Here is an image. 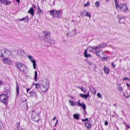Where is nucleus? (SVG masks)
<instances>
[{
	"label": "nucleus",
	"instance_id": "bf43d9fd",
	"mask_svg": "<svg viewBox=\"0 0 130 130\" xmlns=\"http://www.w3.org/2000/svg\"><path fill=\"white\" fill-rule=\"evenodd\" d=\"M108 122L106 121L105 122L104 124L105 125L107 126L108 124Z\"/></svg>",
	"mask_w": 130,
	"mask_h": 130
},
{
	"label": "nucleus",
	"instance_id": "c03bdc74",
	"mask_svg": "<svg viewBox=\"0 0 130 130\" xmlns=\"http://www.w3.org/2000/svg\"><path fill=\"white\" fill-rule=\"evenodd\" d=\"M82 121L83 122H87L88 120V118H86L85 119H82Z\"/></svg>",
	"mask_w": 130,
	"mask_h": 130
},
{
	"label": "nucleus",
	"instance_id": "052dcab7",
	"mask_svg": "<svg viewBox=\"0 0 130 130\" xmlns=\"http://www.w3.org/2000/svg\"><path fill=\"white\" fill-rule=\"evenodd\" d=\"M30 90V88H27L26 89V91L27 92V93H28L29 91Z\"/></svg>",
	"mask_w": 130,
	"mask_h": 130
},
{
	"label": "nucleus",
	"instance_id": "72a5a7b5",
	"mask_svg": "<svg viewBox=\"0 0 130 130\" xmlns=\"http://www.w3.org/2000/svg\"><path fill=\"white\" fill-rule=\"evenodd\" d=\"M93 47V46H89V47L88 48V49H89L90 50V51L92 53H94L93 52V49H92V48Z\"/></svg>",
	"mask_w": 130,
	"mask_h": 130
},
{
	"label": "nucleus",
	"instance_id": "0eeeda50",
	"mask_svg": "<svg viewBox=\"0 0 130 130\" xmlns=\"http://www.w3.org/2000/svg\"><path fill=\"white\" fill-rule=\"evenodd\" d=\"M45 41L47 42L50 44H54L55 41L52 38H51L50 37L47 38V39L45 40Z\"/></svg>",
	"mask_w": 130,
	"mask_h": 130
},
{
	"label": "nucleus",
	"instance_id": "a878e982",
	"mask_svg": "<svg viewBox=\"0 0 130 130\" xmlns=\"http://www.w3.org/2000/svg\"><path fill=\"white\" fill-rule=\"evenodd\" d=\"M35 76L34 78V79L36 82H37V73L36 71H35Z\"/></svg>",
	"mask_w": 130,
	"mask_h": 130
},
{
	"label": "nucleus",
	"instance_id": "ea45409f",
	"mask_svg": "<svg viewBox=\"0 0 130 130\" xmlns=\"http://www.w3.org/2000/svg\"><path fill=\"white\" fill-rule=\"evenodd\" d=\"M77 87L79 89H80L82 91H84V89L83 87L82 86L81 87H80L79 86H77Z\"/></svg>",
	"mask_w": 130,
	"mask_h": 130
},
{
	"label": "nucleus",
	"instance_id": "49530a36",
	"mask_svg": "<svg viewBox=\"0 0 130 130\" xmlns=\"http://www.w3.org/2000/svg\"><path fill=\"white\" fill-rule=\"evenodd\" d=\"M85 61H86V62L88 64H90V65H91L92 64V62H91L89 61L88 60H87V59H86L85 60Z\"/></svg>",
	"mask_w": 130,
	"mask_h": 130
},
{
	"label": "nucleus",
	"instance_id": "423d86ee",
	"mask_svg": "<svg viewBox=\"0 0 130 130\" xmlns=\"http://www.w3.org/2000/svg\"><path fill=\"white\" fill-rule=\"evenodd\" d=\"M8 97L9 96L8 95H6L0 102L3 103L5 105H6L8 103Z\"/></svg>",
	"mask_w": 130,
	"mask_h": 130
},
{
	"label": "nucleus",
	"instance_id": "39448f33",
	"mask_svg": "<svg viewBox=\"0 0 130 130\" xmlns=\"http://www.w3.org/2000/svg\"><path fill=\"white\" fill-rule=\"evenodd\" d=\"M27 56L30 60L31 62L32 63L34 69H36V60L31 56L27 55Z\"/></svg>",
	"mask_w": 130,
	"mask_h": 130
},
{
	"label": "nucleus",
	"instance_id": "aec40b11",
	"mask_svg": "<svg viewBox=\"0 0 130 130\" xmlns=\"http://www.w3.org/2000/svg\"><path fill=\"white\" fill-rule=\"evenodd\" d=\"M50 85L49 82L48 80H46V84L45 86L46 87V90L45 91L43 92H46L48 89Z\"/></svg>",
	"mask_w": 130,
	"mask_h": 130
},
{
	"label": "nucleus",
	"instance_id": "b1692460",
	"mask_svg": "<svg viewBox=\"0 0 130 130\" xmlns=\"http://www.w3.org/2000/svg\"><path fill=\"white\" fill-rule=\"evenodd\" d=\"M73 118H74L75 120H78L79 119L80 116L78 114H74L73 115Z\"/></svg>",
	"mask_w": 130,
	"mask_h": 130
},
{
	"label": "nucleus",
	"instance_id": "e433bc0d",
	"mask_svg": "<svg viewBox=\"0 0 130 130\" xmlns=\"http://www.w3.org/2000/svg\"><path fill=\"white\" fill-rule=\"evenodd\" d=\"M86 14L85 15V16H86L87 17H88L89 18H90L91 16V15L90 13H89L88 12H86Z\"/></svg>",
	"mask_w": 130,
	"mask_h": 130
},
{
	"label": "nucleus",
	"instance_id": "cd10ccee",
	"mask_svg": "<svg viewBox=\"0 0 130 130\" xmlns=\"http://www.w3.org/2000/svg\"><path fill=\"white\" fill-rule=\"evenodd\" d=\"M6 94H5L2 93L0 95V101L4 98L6 96Z\"/></svg>",
	"mask_w": 130,
	"mask_h": 130
},
{
	"label": "nucleus",
	"instance_id": "0e129e2a",
	"mask_svg": "<svg viewBox=\"0 0 130 130\" xmlns=\"http://www.w3.org/2000/svg\"><path fill=\"white\" fill-rule=\"evenodd\" d=\"M113 105L114 106H115V107H116L117 106V105L116 104H114Z\"/></svg>",
	"mask_w": 130,
	"mask_h": 130
},
{
	"label": "nucleus",
	"instance_id": "e2e57ef3",
	"mask_svg": "<svg viewBox=\"0 0 130 130\" xmlns=\"http://www.w3.org/2000/svg\"><path fill=\"white\" fill-rule=\"evenodd\" d=\"M126 85L128 87H129L130 86V84H128V83H127L126 84Z\"/></svg>",
	"mask_w": 130,
	"mask_h": 130
},
{
	"label": "nucleus",
	"instance_id": "dca6fc26",
	"mask_svg": "<svg viewBox=\"0 0 130 130\" xmlns=\"http://www.w3.org/2000/svg\"><path fill=\"white\" fill-rule=\"evenodd\" d=\"M34 12L35 10L33 7H31L28 12V13H30L32 16H33Z\"/></svg>",
	"mask_w": 130,
	"mask_h": 130
},
{
	"label": "nucleus",
	"instance_id": "2eb2a0df",
	"mask_svg": "<svg viewBox=\"0 0 130 130\" xmlns=\"http://www.w3.org/2000/svg\"><path fill=\"white\" fill-rule=\"evenodd\" d=\"M3 50H4V54H6L8 56L10 55L11 54V52L8 49H3Z\"/></svg>",
	"mask_w": 130,
	"mask_h": 130
},
{
	"label": "nucleus",
	"instance_id": "a18cd8bd",
	"mask_svg": "<svg viewBox=\"0 0 130 130\" xmlns=\"http://www.w3.org/2000/svg\"><path fill=\"white\" fill-rule=\"evenodd\" d=\"M6 2V0H0V2H1L3 4H5Z\"/></svg>",
	"mask_w": 130,
	"mask_h": 130
},
{
	"label": "nucleus",
	"instance_id": "7c9ffc66",
	"mask_svg": "<svg viewBox=\"0 0 130 130\" xmlns=\"http://www.w3.org/2000/svg\"><path fill=\"white\" fill-rule=\"evenodd\" d=\"M92 48V49H93L94 50V53L96 51L97 49H98V50L100 49L98 45L95 47H94V46H93V47Z\"/></svg>",
	"mask_w": 130,
	"mask_h": 130
},
{
	"label": "nucleus",
	"instance_id": "79ce46f5",
	"mask_svg": "<svg viewBox=\"0 0 130 130\" xmlns=\"http://www.w3.org/2000/svg\"><path fill=\"white\" fill-rule=\"evenodd\" d=\"M11 3V2L9 1H7V0H6L5 5H9Z\"/></svg>",
	"mask_w": 130,
	"mask_h": 130
},
{
	"label": "nucleus",
	"instance_id": "09e8293b",
	"mask_svg": "<svg viewBox=\"0 0 130 130\" xmlns=\"http://www.w3.org/2000/svg\"><path fill=\"white\" fill-rule=\"evenodd\" d=\"M97 96L98 97L100 98H102V95L101 94L99 93H98L97 94Z\"/></svg>",
	"mask_w": 130,
	"mask_h": 130
},
{
	"label": "nucleus",
	"instance_id": "f03ea898",
	"mask_svg": "<svg viewBox=\"0 0 130 130\" xmlns=\"http://www.w3.org/2000/svg\"><path fill=\"white\" fill-rule=\"evenodd\" d=\"M50 14L53 17L57 18H59L61 17L62 12L61 10H55L54 9L49 11Z\"/></svg>",
	"mask_w": 130,
	"mask_h": 130
},
{
	"label": "nucleus",
	"instance_id": "3c124183",
	"mask_svg": "<svg viewBox=\"0 0 130 130\" xmlns=\"http://www.w3.org/2000/svg\"><path fill=\"white\" fill-rule=\"evenodd\" d=\"M58 120L57 119L56 120V122L55 123V125L53 126V128H54V127L55 126H56L57 125V124L58 123Z\"/></svg>",
	"mask_w": 130,
	"mask_h": 130
},
{
	"label": "nucleus",
	"instance_id": "774afa93",
	"mask_svg": "<svg viewBox=\"0 0 130 130\" xmlns=\"http://www.w3.org/2000/svg\"><path fill=\"white\" fill-rule=\"evenodd\" d=\"M87 91V90L86 89L85 90H84V91H83L84 93H85Z\"/></svg>",
	"mask_w": 130,
	"mask_h": 130
},
{
	"label": "nucleus",
	"instance_id": "5fc2aeb1",
	"mask_svg": "<svg viewBox=\"0 0 130 130\" xmlns=\"http://www.w3.org/2000/svg\"><path fill=\"white\" fill-rule=\"evenodd\" d=\"M20 122H19V123H17V127L18 129H19V127H20Z\"/></svg>",
	"mask_w": 130,
	"mask_h": 130
},
{
	"label": "nucleus",
	"instance_id": "13d9d810",
	"mask_svg": "<svg viewBox=\"0 0 130 130\" xmlns=\"http://www.w3.org/2000/svg\"><path fill=\"white\" fill-rule=\"evenodd\" d=\"M111 65L113 68H115V67L116 66L114 64L113 62H112L111 63Z\"/></svg>",
	"mask_w": 130,
	"mask_h": 130
},
{
	"label": "nucleus",
	"instance_id": "bb28decb",
	"mask_svg": "<svg viewBox=\"0 0 130 130\" xmlns=\"http://www.w3.org/2000/svg\"><path fill=\"white\" fill-rule=\"evenodd\" d=\"M37 13L39 14H40L41 13H42V11L41 9L40 8L39 6H38V8L37 9Z\"/></svg>",
	"mask_w": 130,
	"mask_h": 130
},
{
	"label": "nucleus",
	"instance_id": "58836bf2",
	"mask_svg": "<svg viewBox=\"0 0 130 130\" xmlns=\"http://www.w3.org/2000/svg\"><path fill=\"white\" fill-rule=\"evenodd\" d=\"M100 51H97L95 52V53L97 56L99 57H100Z\"/></svg>",
	"mask_w": 130,
	"mask_h": 130
},
{
	"label": "nucleus",
	"instance_id": "473e14b6",
	"mask_svg": "<svg viewBox=\"0 0 130 130\" xmlns=\"http://www.w3.org/2000/svg\"><path fill=\"white\" fill-rule=\"evenodd\" d=\"M100 3L99 1H97L95 3V6L97 8L98 7L100 6Z\"/></svg>",
	"mask_w": 130,
	"mask_h": 130
},
{
	"label": "nucleus",
	"instance_id": "9b49d317",
	"mask_svg": "<svg viewBox=\"0 0 130 130\" xmlns=\"http://www.w3.org/2000/svg\"><path fill=\"white\" fill-rule=\"evenodd\" d=\"M17 53L18 54L20 55V56H22L23 57L24 56L25 52L23 50H19L18 51Z\"/></svg>",
	"mask_w": 130,
	"mask_h": 130
},
{
	"label": "nucleus",
	"instance_id": "4c0bfd02",
	"mask_svg": "<svg viewBox=\"0 0 130 130\" xmlns=\"http://www.w3.org/2000/svg\"><path fill=\"white\" fill-rule=\"evenodd\" d=\"M117 18L119 20L122 19L123 18L122 15H118L117 16Z\"/></svg>",
	"mask_w": 130,
	"mask_h": 130
},
{
	"label": "nucleus",
	"instance_id": "864d4df0",
	"mask_svg": "<svg viewBox=\"0 0 130 130\" xmlns=\"http://www.w3.org/2000/svg\"><path fill=\"white\" fill-rule=\"evenodd\" d=\"M123 95L126 98H128L130 96V95H128L127 96H126L125 94L124 93L123 94Z\"/></svg>",
	"mask_w": 130,
	"mask_h": 130
},
{
	"label": "nucleus",
	"instance_id": "f8f14e48",
	"mask_svg": "<svg viewBox=\"0 0 130 130\" xmlns=\"http://www.w3.org/2000/svg\"><path fill=\"white\" fill-rule=\"evenodd\" d=\"M78 102V101L77 102H76L75 101H71V100H69V102L70 105L72 106H74L76 104H77V102Z\"/></svg>",
	"mask_w": 130,
	"mask_h": 130
},
{
	"label": "nucleus",
	"instance_id": "a19ab883",
	"mask_svg": "<svg viewBox=\"0 0 130 130\" xmlns=\"http://www.w3.org/2000/svg\"><path fill=\"white\" fill-rule=\"evenodd\" d=\"M101 58L102 59V60L103 61H107L108 59V57H101Z\"/></svg>",
	"mask_w": 130,
	"mask_h": 130
},
{
	"label": "nucleus",
	"instance_id": "ddd939ff",
	"mask_svg": "<svg viewBox=\"0 0 130 130\" xmlns=\"http://www.w3.org/2000/svg\"><path fill=\"white\" fill-rule=\"evenodd\" d=\"M3 60L4 62L7 64L10 65L12 63L11 61L7 58H4Z\"/></svg>",
	"mask_w": 130,
	"mask_h": 130
},
{
	"label": "nucleus",
	"instance_id": "f3484780",
	"mask_svg": "<svg viewBox=\"0 0 130 130\" xmlns=\"http://www.w3.org/2000/svg\"><path fill=\"white\" fill-rule=\"evenodd\" d=\"M77 31V30L75 29H74L70 33L71 34L69 36V37H74L75 34H76L77 32H76V31Z\"/></svg>",
	"mask_w": 130,
	"mask_h": 130
},
{
	"label": "nucleus",
	"instance_id": "c9c22d12",
	"mask_svg": "<svg viewBox=\"0 0 130 130\" xmlns=\"http://www.w3.org/2000/svg\"><path fill=\"white\" fill-rule=\"evenodd\" d=\"M90 4V3L88 1L87 3L85 4L84 5V6L85 7H87L89 6Z\"/></svg>",
	"mask_w": 130,
	"mask_h": 130
},
{
	"label": "nucleus",
	"instance_id": "de8ad7c7",
	"mask_svg": "<svg viewBox=\"0 0 130 130\" xmlns=\"http://www.w3.org/2000/svg\"><path fill=\"white\" fill-rule=\"evenodd\" d=\"M96 90L94 88H93L92 90V93L94 94H95L96 93Z\"/></svg>",
	"mask_w": 130,
	"mask_h": 130
},
{
	"label": "nucleus",
	"instance_id": "c756f323",
	"mask_svg": "<svg viewBox=\"0 0 130 130\" xmlns=\"http://www.w3.org/2000/svg\"><path fill=\"white\" fill-rule=\"evenodd\" d=\"M4 54L3 49L0 50V56L3 57V54Z\"/></svg>",
	"mask_w": 130,
	"mask_h": 130
},
{
	"label": "nucleus",
	"instance_id": "1a4fd4ad",
	"mask_svg": "<svg viewBox=\"0 0 130 130\" xmlns=\"http://www.w3.org/2000/svg\"><path fill=\"white\" fill-rule=\"evenodd\" d=\"M43 33L45 36L44 40L47 39V38L50 37L51 35V33L50 32L45 31L43 32Z\"/></svg>",
	"mask_w": 130,
	"mask_h": 130
},
{
	"label": "nucleus",
	"instance_id": "5701e85b",
	"mask_svg": "<svg viewBox=\"0 0 130 130\" xmlns=\"http://www.w3.org/2000/svg\"><path fill=\"white\" fill-rule=\"evenodd\" d=\"M107 44L106 43H103L100 44L98 45V46L100 49V48H103L106 46Z\"/></svg>",
	"mask_w": 130,
	"mask_h": 130
},
{
	"label": "nucleus",
	"instance_id": "7ed1b4c3",
	"mask_svg": "<svg viewBox=\"0 0 130 130\" xmlns=\"http://www.w3.org/2000/svg\"><path fill=\"white\" fill-rule=\"evenodd\" d=\"M17 69L20 71L24 73V71L27 69L26 66L24 64L19 62H17L15 63Z\"/></svg>",
	"mask_w": 130,
	"mask_h": 130
},
{
	"label": "nucleus",
	"instance_id": "338daca9",
	"mask_svg": "<svg viewBox=\"0 0 130 130\" xmlns=\"http://www.w3.org/2000/svg\"><path fill=\"white\" fill-rule=\"evenodd\" d=\"M33 6L34 8H36V7L35 5H33Z\"/></svg>",
	"mask_w": 130,
	"mask_h": 130
},
{
	"label": "nucleus",
	"instance_id": "a211bd4d",
	"mask_svg": "<svg viewBox=\"0 0 130 130\" xmlns=\"http://www.w3.org/2000/svg\"><path fill=\"white\" fill-rule=\"evenodd\" d=\"M103 70L105 73L107 74H108L109 73V68L105 66L104 67Z\"/></svg>",
	"mask_w": 130,
	"mask_h": 130
},
{
	"label": "nucleus",
	"instance_id": "6e6d98bb",
	"mask_svg": "<svg viewBox=\"0 0 130 130\" xmlns=\"http://www.w3.org/2000/svg\"><path fill=\"white\" fill-rule=\"evenodd\" d=\"M130 80V79H129L127 77L124 78L123 79V80Z\"/></svg>",
	"mask_w": 130,
	"mask_h": 130
},
{
	"label": "nucleus",
	"instance_id": "4468645a",
	"mask_svg": "<svg viewBox=\"0 0 130 130\" xmlns=\"http://www.w3.org/2000/svg\"><path fill=\"white\" fill-rule=\"evenodd\" d=\"M29 93V94L31 98L36 97L37 95L36 93L33 91H30Z\"/></svg>",
	"mask_w": 130,
	"mask_h": 130
},
{
	"label": "nucleus",
	"instance_id": "f257e3e1",
	"mask_svg": "<svg viewBox=\"0 0 130 130\" xmlns=\"http://www.w3.org/2000/svg\"><path fill=\"white\" fill-rule=\"evenodd\" d=\"M118 0H115V3L116 9L117 10L118 8H120L122 11L124 13L126 12L128 9V8L127 6L124 4H120V5H119L118 4Z\"/></svg>",
	"mask_w": 130,
	"mask_h": 130
},
{
	"label": "nucleus",
	"instance_id": "9d476101",
	"mask_svg": "<svg viewBox=\"0 0 130 130\" xmlns=\"http://www.w3.org/2000/svg\"><path fill=\"white\" fill-rule=\"evenodd\" d=\"M88 49V48H87V49L85 50L84 53V56L85 57L87 58L89 57H90L91 56V54H87Z\"/></svg>",
	"mask_w": 130,
	"mask_h": 130
},
{
	"label": "nucleus",
	"instance_id": "69168bd1",
	"mask_svg": "<svg viewBox=\"0 0 130 130\" xmlns=\"http://www.w3.org/2000/svg\"><path fill=\"white\" fill-rule=\"evenodd\" d=\"M56 119V117L55 116L54 118L52 119L53 120H54Z\"/></svg>",
	"mask_w": 130,
	"mask_h": 130
},
{
	"label": "nucleus",
	"instance_id": "8fccbe9b",
	"mask_svg": "<svg viewBox=\"0 0 130 130\" xmlns=\"http://www.w3.org/2000/svg\"><path fill=\"white\" fill-rule=\"evenodd\" d=\"M40 87V85L39 84H38L36 86V88L37 89H38Z\"/></svg>",
	"mask_w": 130,
	"mask_h": 130
},
{
	"label": "nucleus",
	"instance_id": "393cba45",
	"mask_svg": "<svg viewBox=\"0 0 130 130\" xmlns=\"http://www.w3.org/2000/svg\"><path fill=\"white\" fill-rule=\"evenodd\" d=\"M16 90L17 91L16 94L17 95H19V87L17 83V84Z\"/></svg>",
	"mask_w": 130,
	"mask_h": 130
},
{
	"label": "nucleus",
	"instance_id": "6ab92c4d",
	"mask_svg": "<svg viewBox=\"0 0 130 130\" xmlns=\"http://www.w3.org/2000/svg\"><path fill=\"white\" fill-rule=\"evenodd\" d=\"M39 113L36 116H35V122H38L40 119V118L39 116Z\"/></svg>",
	"mask_w": 130,
	"mask_h": 130
},
{
	"label": "nucleus",
	"instance_id": "412c9836",
	"mask_svg": "<svg viewBox=\"0 0 130 130\" xmlns=\"http://www.w3.org/2000/svg\"><path fill=\"white\" fill-rule=\"evenodd\" d=\"M85 126L88 129L89 128H91V125L90 122H87L85 123Z\"/></svg>",
	"mask_w": 130,
	"mask_h": 130
},
{
	"label": "nucleus",
	"instance_id": "f704fd0d",
	"mask_svg": "<svg viewBox=\"0 0 130 130\" xmlns=\"http://www.w3.org/2000/svg\"><path fill=\"white\" fill-rule=\"evenodd\" d=\"M46 87L45 86L43 85L42 88H41V91L43 93H45L46 92H43V90L44 91H45L46 90Z\"/></svg>",
	"mask_w": 130,
	"mask_h": 130
},
{
	"label": "nucleus",
	"instance_id": "603ef678",
	"mask_svg": "<svg viewBox=\"0 0 130 130\" xmlns=\"http://www.w3.org/2000/svg\"><path fill=\"white\" fill-rule=\"evenodd\" d=\"M3 126V125L2 123L0 122V129L1 130H3V129L2 128V126Z\"/></svg>",
	"mask_w": 130,
	"mask_h": 130
},
{
	"label": "nucleus",
	"instance_id": "6e6552de",
	"mask_svg": "<svg viewBox=\"0 0 130 130\" xmlns=\"http://www.w3.org/2000/svg\"><path fill=\"white\" fill-rule=\"evenodd\" d=\"M89 91H88L87 94L80 93L79 95L81 97L85 99H87L89 96Z\"/></svg>",
	"mask_w": 130,
	"mask_h": 130
},
{
	"label": "nucleus",
	"instance_id": "2f4dec72",
	"mask_svg": "<svg viewBox=\"0 0 130 130\" xmlns=\"http://www.w3.org/2000/svg\"><path fill=\"white\" fill-rule=\"evenodd\" d=\"M121 85V84H119V87L118 88V90H119L120 92H121L123 90V88L122 87L120 86Z\"/></svg>",
	"mask_w": 130,
	"mask_h": 130
},
{
	"label": "nucleus",
	"instance_id": "37998d69",
	"mask_svg": "<svg viewBox=\"0 0 130 130\" xmlns=\"http://www.w3.org/2000/svg\"><path fill=\"white\" fill-rule=\"evenodd\" d=\"M10 92V90L9 89H7L6 90L5 92L6 93L5 94H6V95L8 94V93H9Z\"/></svg>",
	"mask_w": 130,
	"mask_h": 130
},
{
	"label": "nucleus",
	"instance_id": "c85d7f7f",
	"mask_svg": "<svg viewBox=\"0 0 130 130\" xmlns=\"http://www.w3.org/2000/svg\"><path fill=\"white\" fill-rule=\"evenodd\" d=\"M87 12L86 10H83L80 13L82 17H83L85 16V15H84V13Z\"/></svg>",
	"mask_w": 130,
	"mask_h": 130
},
{
	"label": "nucleus",
	"instance_id": "4be33fe9",
	"mask_svg": "<svg viewBox=\"0 0 130 130\" xmlns=\"http://www.w3.org/2000/svg\"><path fill=\"white\" fill-rule=\"evenodd\" d=\"M20 21H24V22H27L28 20V16H26L24 18L21 19H18Z\"/></svg>",
	"mask_w": 130,
	"mask_h": 130
},
{
	"label": "nucleus",
	"instance_id": "680f3d73",
	"mask_svg": "<svg viewBox=\"0 0 130 130\" xmlns=\"http://www.w3.org/2000/svg\"><path fill=\"white\" fill-rule=\"evenodd\" d=\"M16 2H17L18 4H19L20 3V0H15Z\"/></svg>",
	"mask_w": 130,
	"mask_h": 130
},
{
	"label": "nucleus",
	"instance_id": "20e7f679",
	"mask_svg": "<svg viewBox=\"0 0 130 130\" xmlns=\"http://www.w3.org/2000/svg\"><path fill=\"white\" fill-rule=\"evenodd\" d=\"M77 106L79 107H81L83 109L84 112L83 113V115H85L87 114L86 111V107L85 104L84 103H80V100L79 99L77 102Z\"/></svg>",
	"mask_w": 130,
	"mask_h": 130
},
{
	"label": "nucleus",
	"instance_id": "4d7b16f0",
	"mask_svg": "<svg viewBox=\"0 0 130 130\" xmlns=\"http://www.w3.org/2000/svg\"><path fill=\"white\" fill-rule=\"evenodd\" d=\"M3 82L1 80H0V87L3 85Z\"/></svg>",
	"mask_w": 130,
	"mask_h": 130
}]
</instances>
